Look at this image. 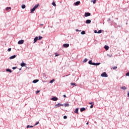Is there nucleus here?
<instances>
[{
  "label": "nucleus",
  "instance_id": "nucleus-1",
  "mask_svg": "<svg viewBox=\"0 0 129 129\" xmlns=\"http://www.w3.org/2000/svg\"><path fill=\"white\" fill-rule=\"evenodd\" d=\"M60 106H64V104H60V103H58L57 104H56L54 106V108H57V107H60Z\"/></svg>",
  "mask_w": 129,
  "mask_h": 129
},
{
  "label": "nucleus",
  "instance_id": "nucleus-2",
  "mask_svg": "<svg viewBox=\"0 0 129 129\" xmlns=\"http://www.w3.org/2000/svg\"><path fill=\"white\" fill-rule=\"evenodd\" d=\"M101 77H108V76L107 75V74H106L105 72L103 73L101 75Z\"/></svg>",
  "mask_w": 129,
  "mask_h": 129
},
{
  "label": "nucleus",
  "instance_id": "nucleus-3",
  "mask_svg": "<svg viewBox=\"0 0 129 129\" xmlns=\"http://www.w3.org/2000/svg\"><path fill=\"white\" fill-rule=\"evenodd\" d=\"M91 14L89 12H86L85 13V17H90Z\"/></svg>",
  "mask_w": 129,
  "mask_h": 129
},
{
  "label": "nucleus",
  "instance_id": "nucleus-4",
  "mask_svg": "<svg viewBox=\"0 0 129 129\" xmlns=\"http://www.w3.org/2000/svg\"><path fill=\"white\" fill-rule=\"evenodd\" d=\"M24 40H21L18 41V44L19 45H22V44H24Z\"/></svg>",
  "mask_w": 129,
  "mask_h": 129
},
{
  "label": "nucleus",
  "instance_id": "nucleus-5",
  "mask_svg": "<svg viewBox=\"0 0 129 129\" xmlns=\"http://www.w3.org/2000/svg\"><path fill=\"white\" fill-rule=\"evenodd\" d=\"M51 100H52L53 101H57V100H58V98L53 97L51 98Z\"/></svg>",
  "mask_w": 129,
  "mask_h": 129
},
{
  "label": "nucleus",
  "instance_id": "nucleus-6",
  "mask_svg": "<svg viewBox=\"0 0 129 129\" xmlns=\"http://www.w3.org/2000/svg\"><path fill=\"white\" fill-rule=\"evenodd\" d=\"M63 47H64V48H68V47H69V43L63 44Z\"/></svg>",
  "mask_w": 129,
  "mask_h": 129
},
{
  "label": "nucleus",
  "instance_id": "nucleus-7",
  "mask_svg": "<svg viewBox=\"0 0 129 129\" xmlns=\"http://www.w3.org/2000/svg\"><path fill=\"white\" fill-rule=\"evenodd\" d=\"M16 57H17V55H14L10 56L9 59H10V60H12V59H15V58H16Z\"/></svg>",
  "mask_w": 129,
  "mask_h": 129
},
{
  "label": "nucleus",
  "instance_id": "nucleus-8",
  "mask_svg": "<svg viewBox=\"0 0 129 129\" xmlns=\"http://www.w3.org/2000/svg\"><path fill=\"white\" fill-rule=\"evenodd\" d=\"M74 5H75V6H79V5H80V1L76 2Z\"/></svg>",
  "mask_w": 129,
  "mask_h": 129
},
{
  "label": "nucleus",
  "instance_id": "nucleus-9",
  "mask_svg": "<svg viewBox=\"0 0 129 129\" xmlns=\"http://www.w3.org/2000/svg\"><path fill=\"white\" fill-rule=\"evenodd\" d=\"M79 110V108H77L76 109V110H75V111H74L75 113H77V114H78V113H79V112H78Z\"/></svg>",
  "mask_w": 129,
  "mask_h": 129
},
{
  "label": "nucleus",
  "instance_id": "nucleus-10",
  "mask_svg": "<svg viewBox=\"0 0 129 129\" xmlns=\"http://www.w3.org/2000/svg\"><path fill=\"white\" fill-rule=\"evenodd\" d=\"M86 110V108L83 107L80 109L81 112H83V111H85Z\"/></svg>",
  "mask_w": 129,
  "mask_h": 129
},
{
  "label": "nucleus",
  "instance_id": "nucleus-11",
  "mask_svg": "<svg viewBox=\"0 0 129 129\" xmlns=\"http://www.w3.org/2000/svg\"><path fill=\"white\" fill-rule=\"evenodd\" d=\"M91 23V20L88 19L86 21V24H90Z\"/></svg>",
  "mask_w": 129,
  "mask_h": 129
},
{
  "label": "nucleus",
  "instance_id": "nucleus-12",
  "mask_svg": "<svg viewBox=\"0 0 129 129\" xmlns=\"http://www.w3.org/2000/svg\"><path fill=\"white\" fill-rule=\"evenodd\" d=\"M38 40V36H36L35 38L34 39V43H36V42H37Z\"/></svg>",
  "mask_w": 129,
  "mask_h": 129
},
{
  "label": "nucleus",
  "instance_id": "nucleus-13",
  "mask_svg": "<svg viewBox=\"0 0 129 129\" xmlns=\"http://www.w3.org/2000/svg\"><path fill=\"white\" fill-rule=\"evenodd\" d=\"M21 66L22 67H26V63H24V62H22V63H21Z\"/></svg>",
  "mask_w": 129,
  "mask_h": 129
},
{
  "label": "nucleus",
  "instance_id": "nucleus-14",
  "mask_svg": "<svg viewBox=\"0 0 129 129\" xmlns=\"http://www.w3.org/2000/svg\"><path fill=\"white\" fill-rule=\"evenodd\" d=\"M104 49H105V50L107 51V50L109 49V47L107 45H105Z\"/></svg>",
  "mask_w": 129,
  "mask_h": 129
},
{
  "label": "nucleus",
  "instance_id": "nucleus-15",
  "mask_svg": "<svg viewBox=\"0 0 129 129\" xmlns=\"http://www.w3.org/2000/svg\"><path fill=\"white\" fill-rule=\"evenodd\" d=\"M35 10L36 9L33 7V9L31 10V14H33V13H34V12H35Z\"/></svg>",
  "mask_w": 129,
  "mask_h": 129
},
{
  "label": "nucleus",
  "instance_id": "nucleus-16",
  "mask_svg": "<svg viewBox=\"0 0 129 129\" xmlns=\"http://www.w3.org/2000/svg\"><path fill=\"white\" fill-rule=\"evenodd\" d=\"M71 85H72V86H77V85L75 83H71Z\"/></svg>",
  "mask_w": 129,
  "mask_h": 129
},
{
  "label": "nucleus",
  "instance_id": "nucleus-17",
  "mask_svg": "<svg viewBox=\"0 0 129 129\" xmlns=\"http://www.w3.org/2000/svg\"><path fill=\"white\" fill-rule=\"evenodd\" d=\"M32 82L33 83H37V82H39V80H34Z\"/></svg>",
  "mask_w": 129,
  "mask_h": 129
},
{
  "label": "nucleus",
  "instance_id": "nucleus-18",
  "mask_svg": "<svg viewBox=\"0 0 129 129\" xmlns=\"http://www.w3.org/2000/svg\"><path fill=\"white\" fill-rule=\"evenodd\" d=\"M96 1L97 0H91V3H93V4L94 5L96 3Z\"/></svg>",
  "mask_w": 129,
  "mask_h": 129
},
{
  "label": "nucleus",
  "instance_id": "nucleus-19",
  "mask_svg": "<svg viewBox=\"0 0 129 129\" xmlns=\"http://www.w3.org/2000/svg\"><path fill=\"white\" fill-rule=\"evenodd\" d=\"M7 72H10V73H12V70L10 69H7L6 70Z\"/></svg>",
  "mask_w": 129,
  "mask_h": 129
},
{
  "label": "nucleus",
  "instance_id": "nucleus-20",
  "mask_svg": "<svg viewBox=\"0 0 129 129\" xmlns=\"http://www.w3.org/2000/svg\"><path fill=\"white\" fill-rule=\"evenodd\" d=\"M39 6H40V4H38L37 5H35L33 8H35V9L36 10V9H37Z\"/></svg>",
  "mask_w": 129,
  "mask_h": 129
},
{
  "label": "nucleus",
  "instance_id": "nucleus-21",
  "mask_svg": "<svg viewBox=\"0 0 129 129\" xmlns=\"http://www.w3.org/2000/svg\"><path fill=\"white\" fill-rule=\"evenodd\" d=\"M88 63L90 65H92L93 64V62H92V60H89Z\"/></svg>",
  "mask_w": 129,
  "mask_h": 129
},
{
  "label": "nucleus",
  "instance_id": "nucleus-22",
  "mask_svg": "<svg viewBox=\"0 0 129 129\" xmlns=\"http://www.w3.org/2000/svg\"><path fill=\"white\" fill-rule=\"evenodd\" d=\"M64 107H68L69 106V103H65L64 104Z\"/></svg>",
  "mask_w": 129,
  "mask_h": 129
},
{
  "label": "nucleus",
  "instance_id": "nucleus-23",
  "mask_svg": "<svg viewBox=\"0 0 129 129\" xmlns=\"http://www.w3.org/2000/svg\"><path fill=\"white\" fill-rule=\"evenodd\" d=\"M30 127H34V125H28L27 126V128H29Z\"/></svg>",
  "mask_w": 129,
  "mask_h": 129
},
{
  "label": "nucleus",
  "instance_id": "nucleus-24",
  "mask_svg": "<svg viewBox=\"0 0 129 129\" xmlns=\"http://www.w3.org/2000/svg\"><path fill=\"white\" fill-rule=\"evenodd\" d=\"M121 89H122L123 90H125L126 89V87L125 86H123L121 87Z\"/></svg>",
  "mask_w": 129,
  "mask_h": 129
},
{
  "label": "nucleus",
  "instance_id": "nucleus-25",
  "mask_svg": "<svg viewBox=\"0 0 129 129\" xmlns=\"http://www.w3.org/2000/svg\"><path fill=\"white\" fill-rule=\"evenodd\" d=\"M12 9V8L11 7H7L6 8V11H9V10H11Z\"/></svg>",
  "mask_w": 129,
  "mask_h": 129
},
{
  "label": "nucleus",
  "instance_id": "nucleus-26",
  "mask_svg": "<svg viewBox=\"0 0 129 129\" xmlns=\"http://www.w3.org/2000/svg\"><path fill=\"white\" fill-rule=\"evenodd\" d=\"M88 61V59L87 58H85L83 60L84 63H86Z\"/></svg>",
  "mask_w": 129,
  "mask_h": 129
},
{
  "label": "nucleus",
  "instance_id": "nucleus-27",
  "mask_svg": "<svg viewBox=\"0 0 129 129\" xmlns=\"http://www.w3.org/2000/svg\"><path fill=\"white\" fill-rule=\"evenodd\" d=\"M51 5H52L53 7H56V3H55V2H53Z\"/></svg>",
  "mask_w": 129,
  "mask_h": 129
},
{
  "label": "nucleus",
  "instance_id": "nucleus-28",
  "mask_svg": "<svg viewBox=\"0 0 129 129\" xmlns=\"http://www.w3.org/2000/svg\"><path fill=\"white\" fill-rule=\"evenodd\" d=\"M81 34V35H85V31H82Z\"/></svg>",
  "mask_w": 129,
  "mask_h": 129
},
{
  "label": "nucleus",
  "instance_id": "nucleus-29",
  "mask_svg": "<svg viewBox=\"0 0 129 129\" xmlns=\"http://www.w3.org/2000/svg\"><path fill=\"white\" fill-rule=\"evenodd\" d=\"M22 9H26V5H23L21 7Z\"/></svg>",
  "mask_w": 129,
  "mask_h": 129
},
{
  "label": "nucleus",
  "instance_id": "nucleus-30",
  "mask_svg": "<svg viewBox=\"0 0 129 129\" xmlns=\"http://www.w3.org/2000/svg\"><path fill=\"white\" fill-rule=\"evenodd\" d=\"M102 32V31L101 30H100L98 31L97 34H101Z\"/></svg>",
  "mask_w": 129,
  "mask_h": 129
},
{
  "label": "nucleus",
  "instance_id": "nucleus-31",
  "mask_svg": "<svg viewBox=\"0 0 129 129\" xmlns=\"http://www.w3.org/2000/svg\"><path fill=\"white\" fill-rule=\"evenodd\" d=\"M41 39H43V37L41 36H38V40H41Z\"/></svg>",
  "mask_w": 129,
  "mask_h": 129
},
{
  "label": "nucleus",
  "instance_id": "nucleus-32",
  "mask_svg": "<svg viewBox=\"0 0 129 129\" xmlns=\"http://www.w3.org/2000/svg\"><path fill=\"white\" fill-rule=\"evenodd\" d=\"M101 63L100 62H97L96 63V66H98L99 65H100Z\"/></svg>",
  "mask_w": 129,
  "mask_h": 129
},
{
  "label": "nucleus",
  "instance_id": "nucleus-33",
  "mask_svg": "<svg viewBox=\"0 0 129 129\" xmlns=\"http://www.w3.org/2000/svg\"><path fill=\"white\" fill-rule=\"evenodd\" d=\"M112 69H113V70H115V69H117V67H114L112 68Z\"/></svg>",
  "mask_w": 129,
  "mask_h": 129
},
{
  "label": "nucleus",
  "instance_id": "nucleus-34",
  "mask_svg": "<svg viewBox=\"0 0 129 129\" xmlns=\"http://www.w3.org/2000/svg\"><path fill=\"white\" fill-rule=\"evenodd\" d=\"M107 56H108V57H109L110 58L112 57V54H107Z\"/></svg>",
  "mask_w": 129,
  "mask_h": 129
},
{
  "label": "nucleus",
  "instance_id": "nucleus-35",
  "mask_svg": "<svg viewBox=\"0 0 129 129\" xmlns=\"http://www.w3.org/2000/svg\"><path fill=\"white\" fill-rule=\"evenodd\" d=\"M54 81H55V80H51L49 82V83H53V82H54Z\"/></svg>",
  "mask_w": 129,
  "mask_h": 129
},
{
  "label": "nucleus",
  "instance_id": "nucleus-36",
  "mask_svg": "<svg viewBox=\"0 0 129 129\" xmlns=\"http://www.w3.org/2000/svg\"><path fill=\"white\" fill-rule=\"evenodd\" d=\"M8 52H11V51H12V48H9L8 49Z\"/></svg>",
  "mask_w": 129,
  "mask_h": 129
},
{
  "label": "nucleus",
  "instance_id": "nucleus-37",
  "mask_svg": "<svg viewBox=\"0 0 129 129\" xmlns=\"http://www.w3.org/2000/svg\"><path fill=\"white\" fill-rule=\"evenodd\" d=\"M63 118H64V119H67V116H66V115L63 116Z\"/></svg>",
  "mask_w": 129,
  "mask_h": 129
},
{
  "label": "nucleus",
  "instance_id": "nucleus-38",
  "mask_svg": "<svg viewBox=\"0 0 129 129\" xmlns=\"http://www.w3.org/2000/svg\"><path fill=\"white\" fill-rule=\"evenodd\" d=\"M38 124H39V121H38L37 122H36V123L34 125H33V126H36V125H38Z\"/></svg>",
  "mask_w": 129,
  "mask_h": 129
},
{
  "label": "nucleus",
  "instance_id": "nucleus-39",
  "mask_svg": "<svg viewBox=\"0 0 129 129\" xmlns=\"http://www.w3.org/2000/svg\"><path fill=\"white\" fill-rule=\"evenodd\" d=\"M92 65H93L94 66H96V63L93 62V64H92Z\"/></svg>",
  "mask_w": 129,
  "mask_h": 129
},
{
  "label": "nucleus",
  "instance_id": "nucleus-40",
  "mask_svg": "<svg viewBox=\"0 0 129 129\" xmlns=\"http://www.w3.org/2000/svg\"><path fill=\"white\" fill-rule=\"evenodd\" d=\"M12 69H13V70H15V69H17V67H13Z\"/></svg>",
  "mask_w": 129,
  "mask_h": 129
},
{
  "label": "nucleus",
  "instance_id": "nucleus-41",
  "mask_svg": "<svg viewBox=\"0 0 129 129\" xmlns=\"http://www.w3.org/2000/svg\"><path fill=\"white\" fill-rule=\"evenodd\" d=\"M125 75L126 76H129V72L126 73Z\"/></svg>",
  "mask_w": 129,
  "mask_h": 129
},
{
  "label": "nucleus",
  "instance_id": "nucleus-42",
  "mask_svg": "<svg viewBox=\"0 0 129 129\" xmlns=\"http://www.w3.org/2000/svg\"><path fill=\"white\" fill-rule=\"evenodd\" d=\"M39 92H40V91L37 90V91L36 92V94H38V93H39Z\"/></svg>",
  "mask_w": 129,
  "mask_h": 129
},
{
  "label": "nucleus",
  "instance_id": "nucleus-43",
  "mask_svg": "<svg viewBox=\"0 0 129 129\" xmlns=\"http://www.w3.org/2000/svg\"><path fill=\"white\" fill-rule=\"evenodd\" d=\"M90 108H93V104L91 105Z\"/></svg>",
  "mask_w": 129,
  "mask_h": 129
},
{
  "label": "nucleus",
  "instance_id": "nucleus-44",
  "mask_svg": "<svg viewBox=\"0 0 129 129\" xmlns=\"http://www.w3.org/2000/svg\"><path fill=\"white\" fill-rule=\"evenodd\" d=\"M94 33H95V34H97L98 32L97 30H94Z\"/></svg>",
  "mask_w": 129,
  "mask_h": 129
},
{
  "label": "nucleus",
  "instance_id": "nucleus-45",
  "mask_svg": "<svg viewBox=\"0 0 129 129\" xmlns=\"http://www.w3.org/2000/svg\"><path fill=\"white\" fill-rule=\"evenodd\" d=\"M111 20H110V18H109L107 20V22H110Z\"/></svg>",
  "mask_w": 129,
  "mask_h": 129
},
{
  "label": "nucleus",
  "instance_id": "nucleus-46",
  "mask_svg": "<svg viewBox=\"0 0 129 129\" xmlns=\"http://www.w3.org/2000/svg\"><path fill=\"white\" fill-rule=\"evenodd\" d=\"M92 103H93V102H91L89 103V104H91V105H92Z\"/></svg>",
  "mask_w": 129,
  "mask_h": 129
},
{
  "label": "nucleus",
  "instance_id": "nucleus-47",
  "mask_svg": "<svg viewBox=\"0 0 129 129\" xmlns=\"http://www.w3.org/2000/svg\"><path fill=\"white\" fill-rule=\"evenodd\" d=\"M57 56H59V54H57L56 53H55V57H57Z\"/></svg>",
  "mask_w": 129,
  "mask_h": 129
},
{
  "label": "nucleus",
  "instance_id": "nucleus-48",
  "mask_svg": "<svg viewBox=\"0 0 129 129\" xmlns=\"http://www.w3.org/2000/svg\"><path fill=\"white\" fill-rule=\"evenodd\" d=\"M76 32H79V30H78V29H76Z\"/></svg>",
  "mask_w": 129,
  "mask_h": 129
},
{
  "label": "nucleus",
  "instance_id": "nucleus-49",
  "mask_svg": "<svg viewBox=\"0 0 129 129\" xmlns=\"http://www.w3.org/2000/svg\"><path fill=\"white\" fill-rule=\"evenodd\" d=\"M40 26H44V24H40Z\"/></svg>",
  "mask_w": 129,
  "mask_h": 129
},
{
  "label": "nucleus",
  "instance_id": "nucleus-50",
  "mask_svg": "<svg viewBox=\"0 0 129 129\" xmlns=\"http://www.w3.org/2000/svg\"><path fill=\"white\" fill-rule=\"evenodd\" d=\"M63 97H66V95H63Z\"/></svg>",
  "mask_w": 129,
  "mask_h": 129
},
{
  "label": "nucleus",
  "instance_id": "nucleus-51",
  "mask_svg": "<svg viewBox=\"0 0 129 129\" xmlns=\"http://www.w3.org/2000/svg\"><path fill=\"white\" fill-rule=\"evenodd\" d=\"M19 70H20V71H21V70H22V69H20Z\"/></svg>",
  "mask_w": 129,
  "mask_h": 129
},
{
  "label": "nucleus",
  "instance_id": "nucleus-52",
  "mask_svg": "<svg viewBox=\"0 0 129 129\" xmlns=\"http://www.w3.org/2000/svg\"><path fill=\"white\" fill-rule=\"evenodd\" d=\"M86 124H88V122H87L86 123Z\"/></svg>",
  "mask_w": 129,
  "mask_h": 129
},
{
  "label": "nucleus",
  "instance_id": "nucleus-53",
  "mask_svg": "<svg viewBox=\"0 0 129 129\" xmlns=\"http://www.w3.org/2000/svg\"><path fill=\"white\" fill-rule=\"evenodd\" d=\"M126 25H127V23H126Z\"/></svg>",
  "mask_w": 129,
  "mask_h": 129
}]
</instances>
